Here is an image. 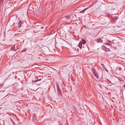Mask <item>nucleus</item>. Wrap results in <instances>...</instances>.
I'll use <instances>...</instances> for the list:
<instances>
[{
    "mask_svg": "<svg viewBox=\"0 0 125 125\" xmlns=\"http://www.w3.org/2000/svg\"><path fill=\"white\" fill-rule=\"evenodd\" d=\"M57 92L58 95L60 96L62 95V94L61 91L60 90V88L58 85L57 86Z\"/></svg>",
    "mask_w": 125,
    "mask_h": 125,
    "instance_id": "f257e3e1",
    "label": "nucleus"
},
{
    "mask_svg": "<svg viewBox=\"0 0 125 125\" xmlns=\"http://www.w3.org/2000/svg\"><path fill=\"white\" fill-rule=\"evenodd\" d=\"M50 82V80L48 79L44 81H43V83L44 84L46 85L49 84Z\"/></svg>",
    "mask_w": 125,
    "mask_h": 125,
    "instance_id": "f03ea898",
    "label": "nucleus"
},
{
    "mask_svg": "<svg viewBox=\"0 0 125 125\" xmlns=\"http://www.w3.org/2000/svg\"><path fill=\"white\" fill-rule=\"evenodd\" d=\"M70 17L69 15H67L65 17V18L66 20L67 21H70Z\"/></svg>",
    "mask_w": 125,
    "mask_h": 125,
    "instance_id": "7ed1b4c3",
    "label": "nucleus"
},
{
    "mask_svg": "<svg viewBox=\"0 0 125 125\" xmlns=\"http://www.w3.org/2000/svg\"><path fill=\"white\" fill-rule=\"evenodd\" d=\"M93 73L95 75V76L97 78H98L99 77V75L98 74H97V73L96 71L94 69L93 70Z\"/></svg>",
    "mask_w": 125,
    "mask_h": 125,
    "instance_id": "20e7f679",
    "label": "nucleus"
},
{
    "mask_svg": "<svg viewBox=\"0 0 125 125\" xmlns=\"http://www.w3.org/2000/svg\"><path fill=\"white\" fill-rule=\"evenodd\" d=\"M96 41L97 43H101L103 42V40L100 38L97 39Z\"/></svg>",
    "mask_w": 125,
    "mask_h": 125,
    "instance_id": "39448f33",
    "label": "nucleus"
},
{
    "mask_svg": "<svg viewBox=\"0 0 125 125\" xmlns=\"http://www.w3.org/2000/svg\"><path fill=\"white\" fill-rule=\"evenodd\" d=\"M79 46L80 48H81L82 47V42H80L79 44Z\"/></svg>",
    "mask_w": 125,
    "mask_h": 125,
    "instance_id": "423d86ee",
    "label": "nucleus"
},
{
    "mask_svg": "<svg viewBox=\"0 0 125 125\" xmlns=\"http://www.w3.org/2000/svg\"><path fill=\"white\" fill-rule=\"evenodd\" d=\"M101 66L104 69H105L106 70V71H107V70H106V68L104 66V65L103 64H101Z\"/></svg>",
    "mask_w": 125,
    "mask_h": 125,
    "instance_id": "0eeeda50",
    "label": "nucleus"
},
{
    "mask_svg": "<svg viewBox=\"0 0 125 125\" xmlns=\"http://www.w3.org/2000/svg\"><path fill=\"white\" fill-rule=\"evenodd\" d=\"M82 43L83 44H85L86 42V41L84 39H82Z\"/></svg>",
    "mask_w": 125,
    "mask_h": 125,
    "instance_id": "6e6552de",
    "label": "nucleus"
},
{
    "mask_svg": "<svg viewBox=\"0 0 125 125\" xmlns=\"http://www.w3.org/2000/svg\"><path fill=\"white\" fill-rule=\"evenodd\" d=\"M113 19H114L115 21H116L118 19V17H113Z\"/></svg>",
    "mask_w": 125,
    "mask_h": 125,
    "instance_id": "1a4fd4ad",
    "label": "nucleus"
},
{
    "mask_svg": "<svg viewBox=\"0 0 125 125\" xmlns=\"http://www.w3.org/2000/svg\"><path fill=\"white\" fill-rule=\"evenodd\" d=\"M11 49L12 50H15V46L14 45H13V46H12L11 47Z\"/></svg>",
    "mask_w": 125,
    "mask_h": 125,
    "instance_id": "9d476101",
    "label": "nucleus"
},
{
    "mask_svg": "<svg viewBox=\"0 0 125 125\" xmlns=\"http://www.w3.org/2000/svg\"><path fill=\"white\" fill-rule=\"evenodd\" d=\"M87 10V9L86 8V9H85L81 11V12H84V11H85Z\"/></svg>",
    "mask_w": 125,
    "mask_h": 125,
    "instance_id": "9b49d317",
    "label": "nucleus"
},
{
    "mask_svg": "<svg viewBox=\"0 0 125 125\" xmlns=\"http://www.w3.org/2000/svg\"><path fill=\"white\" fill-rule=\"evenodd\" d=\"M41 79H38V80H36L35 81H34V82H37L41 81Z\"/></svg>",
    "mask_w": 125,
    "mask_h": 125,
    "instance_id": "f8f14e48",
    "label": "nucleus"
},
{
    "mask_svg": "<svg viewBox=\"0 0 125 125\" xmlns=\"http://www.w3.org/2000/svg\"><path fill=\"white\" fill-rule=\"evenodd\" d=\"M106 44L108 45H110V42L109 41V42H107L106 43Z\"/></svg>",
    "mask_w": 125,
    "mask_h": 125,
    "instance_id": "ddd939ff",
    "label": "nucleus"
},
{
    "mask_svg": "<svg viewBox=\"0 0 125 125\" xmlns=\"http://www.w3.org/2000/svg\"><path fill=\"white\" fill-rule=\"evenodd\" d=\"M26 50V49L24 48L22 50V52H25V51Z\"/></svg>",
    "mask_w": 125,
    "mask_h": 125,
    "instance_id": "4468645a",
    "label": "nucleus"
},
{
    "mask_svg": "<svg viewBox=\"0 0 125 125\" xmlns=\"http://www.w3.org/2000/svg\"><path fill=\"white\" fill-rule=\"evenodd\" d=\"M95 123V121H94V123H92V124L93 125H94Z\"/></svg>",
    "mask_w": 125,
    "mask_h": 125,
    "instance_id": "2eb2a0df",
    "label": "nucleus"
},
{
    "mask_svg": "<svg viewBox=\"0 0 125 125\" xmlns=\"http://www.w3.org/2000/svg\"><path fill=\"white\" fill-rule=\"evenodd\" d=\"M2 85H0V87H2Z\"/></svg>",
    "mask_w": 125,
    "mask_h": 125,
    "instance_id": "dca6fc26",
    "label": "nucleus"
},
{
    "mask_svg": "<svg viewBox=\"0 0 125 125\" xmlns=\"http://www.w3.org/2000/svg\"><path fill=\"white\" fill-rule=\"evenodd\" d=\"M12 122L13 123H14V122L13 121Z\"/></svg>",
    "mask_w": 125,
    "mask_h": 125,
    "instance_id": "f3484780",
    "label": "nucleus"
},
{
    "mask_svg": "<svg viewBox=\"0 0 125 125\" xmlns=\"http://www.w3.org/2000/svg\"><path fill=\"white\" fill-rule=\"evenodd\" d=\"M11 120L12 122H13V121L12 119H11Z\"/></svg>",
    "mask_w": 125,
    "mask_h": 125,
    "instance_id": "a211bd4d",
    "label": "nucleus"
},
{
    "mask_svg": "<svg viewBox=\"0 0 125 125\" xmlns=\"http://www.w3.org/2000/svg\"><path fill=\"white\" fill-rule=\"evenodd\" d=\"M10 0V1H11V0Z\"/></svg>",
    "mask_w": 125,
    "mask_h": 125,
    "instance_id": "6ab92c4d",
    "label": "nucleus"
},
{
    "mask_svg": "<svg viewBox=\"0 0 125 125\" xmlns=\"http://www.w3.org/2000/svg\"><path fill=\"white\" fill-rule=\"evenodd\" d=\"M84 27H86V26H85Z\"/></svg>",
    "mask_w": 125,
    "mask_h": 125,
    "instance_id": "aec40b11",
    "label": "nucleus"
}]
</instances>
